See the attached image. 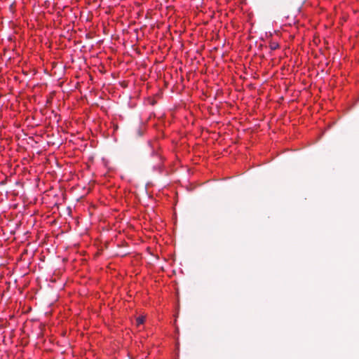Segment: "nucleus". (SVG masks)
Wrapping results in <instances>:
<instances>
[{"label": "nucleus", "instance_id": "f257e3e1", "mask_svg": "<svg viewBox=\"0 0 359 359\" xmlns=\"http://www.w3.org/2000/svg\"><path fill=\"white\" fill-rule=\"evenodd\" d=\"M144 131V126H138L134 130V136L141 137Z\"/></svg>", "mask_w": 359, "mask_h": 359}, {"label": "nucleus", "instance_id": "f03ea898", "mask_svg": "<svg viewBox=\"0 0 359 359\" xmlns=\"http://www.w3.org/2000/svg\"><path fill=\"white\" fill-rule=\"evenodd\" d=\"M144 322V316H139L138 318H137L136 319V323H137V325L139 326L142 324H143Z\"/></svg>", "mask_w": 359, "mask_h": 359}, {"label": "nucleus", "instance_id": "7ed1b4c3", "mask_svg": "<svg viewBox=\"0 0 359 359\" xmlns=\"http://www.w3.org/2000/svg\"><path fill=\"white\" fill-rule=\"evenodd\" d=\"M269 47H270L271 50H276L277 48H278L279 45L276 42H271Z\"/></svg>", "mask_w": 359, "mask_h": 359}]
</instances>
